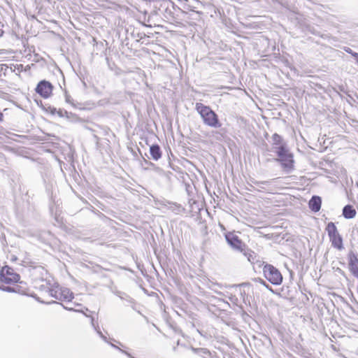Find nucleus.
<instances>
[{"label":"nucleus","mask_w":358,"mask_h":358,"mask_svg":"<svg viewBox=\"0 0 358 358\" xmlns=\"http://www.w3.org/2000/svg\"><path fill=\"white\" fill-rule=\"evenodd\" d=\"M238 308L240 309V311L241 313V315L243 317L244 316H248V314L243 310V308L242 306H239Z\"/></svg>","instance_id":"nucleus-29"},{"label":"nucleus","mask_w":358,"mask_h":358,"mask_svg":"<svg viewBox=\"0 0 358 358\" xmlns=\"http://www.w3.org/2000/svg\"><path fill=\"white\" fill-rule=\"evenodd\" d=\"M8 69V66L7 64H0V73L3 71L4 75H6V71Z\"/></svg>","instance_id":"nucleus-26"},{"label":"nucleus","mask_w":358,"mask_h":358,"mask_svg":"<svg viewBox=\"0 0 358 358\" xmlns=\"http://www.w3.org/2000/svg\"><path fill=\"white\" fill-rule=\"evenodd\" d=\"M176 349H177V348H176V347H173V350L174 352H176Z\"/></svg>","instance_id":"nucleus-42"},{"label":"nucleus","mask_w":358,"mask_h":358,"mask_svg":"<svg viewBox=\"0 0 358 358\" xmlns=\"http://www.w3.org/2000/svg\"><path fill=\"white\" fill-rule=\"evenodd\" d=\"M57 114L61 117H66L68 119L70 118L71 115H72L71 113H69L66 110L63 109H59Z\"/></svg>","instance_id":"nucleus-22"},{"label":"nucleus","mask_w":358,"mask_h":358,"mask_svg":"<svg viewBox=\"0 0 358 358\" xmlns=\"http://www.w3.org/2000/svg\"><path fill=\"white\" fill-rule=\"evenodd\" d=\"M343 50L345 52L350 54L355 59V60L357 62L358 60V53L356 52H354L349 47H344Z\"/></svg>","instance_id":"nucleus-21"},{"label":"nucleus","mask_w":358,"mask_h":358,"mask_svg":"<svg viewBox=\"0 0 358 358\" xmlns=\"http://www.w3.org/2000/svg\"><path fill=\"white\" fill-rule=\"evenodd\" d=\"M150 153L154 160H158L162 157V151L159 145L153 144L150 147Z\"/></svg>","instance_id":"nucleus-13"},{"label":"nucleus","mask_w":358,"mask_h":358,"mask_svg":"<svg viewBox=\"0 0 358 358\" xmlns=\"http://www.w3.org/2000/svg\"><path fill=\"white\" fill-rule=\"evenodd\" d=\"M321 204V197L316 195L313 196L308 203L310 209L315 213L318 212L320 210Z\"/></svg>","instance_id":"nucleus-10"},{"label":"nucleus","mask_w":358,"mask_h":358,"mask_svg":"<svg viewBox=\"0 0 358 358\" xmlns=\"http://www.w3.org/2000/svg\"><path fill=\"white\" fill-rule=\"evenodd\" d=\"M276 159L281 164L282 167L287 173H290L294 169V156L287 149V146H281L276 148Z\"/></svg>","instance_id":"nucleus-3"},{"label":"nucleus","mask_w":358,"mask_h":358,"mask_svg":"<svg viewBox=\"0 0 358 358\" xmlns=\"http://www.w3.org/2000/svg\"><path fill=\"white\" fill-rule=\"evenodd\" d=\"M0 280L6 284L22 283V281H20V275L8 266H5L0 270Z\"/></svg>","instance_id":"nucleus-6"},{"label":"nucleus","mask_w":358,"mask_h":358,"mask_svg":"<svg viewBox=\"0 0 358 358\" xmlns=\"http://www.w3.org/2000/svg\"><path fill=\"white\" fill-rule=\"evenodd\" d=\"M132 35L136 36V37L138 38L140 40L143 38L145 36V33L138 32V33L135 34L134 31L132 33Z\"/></svg>","instance_id":"nucleus-27"},{"label":"nucleus","mask_w":358,"mask_h":358,"mask_svg":"<svg viewBox=\"0 0 358 358\" xmlns=\"http://www.w3.org/2000/svg\"><path fill=\"white\" fill-rule=\"evenodd\" d=\"M326 231H327L331 245L339 250H343V238L338 233L335 224L332 222H329L326 227Z\"/></svg>","instance_id":"nucleus-4"},{"label":"nucleus","mask_w":358,"mask_h":358,"mask_svg":"<svg viewBox=\"0 0 358 358\" xmlns=\"http://www.w3.org/2000/svg\"><path fill=\"white\" fill-rule=\"evenodd\" d=\"M225 240L230 248L236 252L242 253L250 262L253 264L256 259V254L242 241L235 231H227L224 234Z\"/></svg>","instance_id":"nucleus-1"},{"label":"nucleus","mask_w":358,"mask_h":358,"mask_svg":"<svg viewBox=\"0 0 358 358\" xmlns=\"http://www.w3.org/2000/svg\"><path fill=\"white\" fill-rule=\"evenodd\" d=\"M342 214L345 219H352L356 216L357 212L352 205L348 204L343 207Z\"/></svg>","instance_id":"nucleus-12"},{"label":"nucleus","mask_w":358,"mask_h":358,"mask_svg":"<svg viewBox=\"0 0 358 358\" xmlns=\"http://www.w3.org/2000/svg\"><path fill=\"white\" fill-rule=\"evenodd\" d=\"M53 90V85L52 83L46 80H41L36 85L35 89L36 93H38L41 97L47 99L50 96Z\"/></svg>","instance_id":"nucleus-8"},{"label":"nucleus","mask_w":358,"mask_h":358,"mask_svg":"<svg viewBox=\"0 0 358 358\" xmlns=\"http://www.w3.org/2000/svg\"><path fill=\"white\" fill-rule=\"evenodd\" d=\"M3 24L0 22V37L3 34Z\"/></svg>","instance_id":"nucleus-34"},{"label":"nucleus","mask_w":358,"mask_h":358,"mask_svg":"<svg viewBox=\"0 0 358 358\" xmlns=\"http://www.w3.org/2000/svg\"><path fill=\"white\" fill-rule=\"evenodd\" d=\"M113 341H115V342H117V343L118 344H120L121 346H123V345H122L120 342L117 341H115V340H114V339H113Z\"/></svg>","instance_id":"nucleus-39"},{"label":"nucleus","mask_w":358,"mask_h":358,"mask_svg":"<svg viewBox=\"0 0 358 358\" xmlns=\"http://www.w3.org/2000/svg\"><path fill=\"white\" fill-rule=\"evenodd\" d=\"M3 115L1 112H0V122H1L3 120Z\"/></svg>","instance_id":"nucleus-37"},{"label":"nucleus","mask_w":358,"mask_h":358,"mask_svg":"<svg viewBox=\"0 0 358 358\" xmlns=\"http://www.w3.org/2000/svg\"><path fill=\"white\" fill-rule=\"evenodd\" d=\"M48 292L50 296L59 301H70L73 299V294L68 288H53L48 287Z\"/></svg>","instance_id":"nucleus-7"},{"label":"nucleus","mask_w":358,"mask_h":358,"mask_svg":"<svg viewBox=\"0 0 358 358\" xmlns=\"http://www.w3.org/2000/svg\"><path fill=\"white\" fill-rule=\"evenodd\" d=\"M13 66H14L13 71H15L16 70L18 72L22 71V69H23V65L22 64H13Z\"/></svg>","instance_id":"nucleus-25"},{"label":"nucleus","mask_w":358,"mask_h":358,"mask_svg":"<svg viewBox=\"0 0 358 358\" xmlns=\"http://www.w3.org/2000/svg\"><path fill=\"white\" fill-rule=\"evenodd\" d=\"M264 276L274 285H279L282 282V275L278 268L271 264H266L263 268Z\"/></svg>","instance_id":"nucleus-5"},{"label":"nucleus","mask_w":358,"mask_h":358,"mask_svg":"<svg viewBox=\"0 0 358 358\" xmlns=\"http://www.w3.org/2000/svg\"><path fill=\"white\" fill-rule=\"evenodd\" d=\"M180 9L182 10L183 12H185V10L191 11L189 0H183L182 1H181V8Z\"/></svg>","instance_id":"nucleus-20"},{"label":"nucleus","mask_w":358,"mask_h":358,"mask_svg":"<svg viewBox=\"0 0 358 358\" xmlns=\"http://www.w3.org/2000/svg\"><path fill=\"white\" fill-rule=\"evenodd\" d=\"M180 345V341L178 340V341H177V345Z\"/></svg>","instance_id":"nucleus-45"},{"label":"nucleus","mask_w":358,"mask_h":358,"mask_svg":"<svg viewBox=\"0 0 358 358\" xmlns=\"http://www.w3.org/2000/svg\"><path fill=\"white\" fill-rule=\"evenodd\" d=\"M230 300L231 302L235 303L236 301H238V299L236 297H231Z\"/></svg>","instance_id":"nucleus-36"},{"label":"nucleus","mask_w":358,"mask_h":358,"mask_svg":"<svg viewBox=\"0 0 358 358\" xmlns=\"http://www.w3.org/2000/svg\"><path fill=\"white\" fill-rule=\"evenodd\" d=\"M195 109L200 115L204 124L215 129L222 127V123L219 120L217 114L210 106H206L202 103H196Z\"/></svg>","instance_id":"nucleus-2"},{"label":"nucleus","mask_w":358,"mask_h":358,"mask_svg":"<svg viewBox=\"0 0 358 358\" xmlns=\"http://www.w3.org/2000/svg\"><path fill=\"white\" fill-rule=\"evenodd\" d=\"M273 145L275 146L274 149L276 150L277 147H281L282 145L287 146L285 142L283 141V139L281 136L275 133L272 136Z\"/></svg>","instance_id":"nucleus-15"},{"label":"nucleus","mask_w":358,"mask_h":358,"mask_svg":"<svg viewBox=\"0 0 358 358\" xmlns=\"http://www.w3.org/2000/svg\"><path fill=\"white\" fill-rule=\"evenodd\" d=\"M357 292H358V285H357Z\"/></svg>","instance_id":"nucleus-47"},{"label":"nucleus","mask_w":358,"mask_h":358,"mask_svg":"<svg viewBox=\"0 0 358 358\" xmlns=\"http://www.w3.org/2000/svg\"><path fill=\"white\" fill-rule=\"evenodd\" d=\"M267 289H268L269 291L273 292V290L272 289V287L268 285L267 284L266 282H265L264 285H263Z\"/></svg>","instance_id":"nucleus-33"},{"label":"nucleus","mask_w":358,"mask_h":358,"mask_svg":"<svg viewBox=\"0 0 358 358\" xmlns=\"http://www.w3.org/2000/svg\"><path fill=\"white\" fill-rule=\"evenodd\" d=\"M0 290L6 292H10V293H19L20 292L19 290L15 287H11L9 286H4V285L0 286Z\"/></svg>","instance_id":"nucleus-19"},{"label":"nucleus","mask_w":358,"mask_h":358,"mask_svg":"<svg viewBox=\"0 0 358 358\" xmlns=\"http://www.w3.org/2000/svg\"><path fill=\"white\" fill-rule=\"evenodd\" d=\"M197 331L199 332V334L201 336H203V334L201 333V331H200L199 330H197Z\"/></svg>","instance_id":"nucleus-41"},{"label":"nucleus","mask_w":358,"mask_h":358,"mask_svg":"<svg viewBox=\"0 0 358 358\" xmlns=\"http://www.w3.org/2000/svg\"><path fill=\"white\" fill-rule=\"evenodd\" d=\"M189 349L194 353L200 355L202 358H214L213 353L207 348L190 346Z\"/></svg>","instance_id":"nucleus-11"},{"label":"nucleus","mask_w":358,"mask_h":358,"mask_svg":"<svg viewBox=\"0 0 358 358\" xmlns=\"http://www.w3.org/2000/svg\"><path fill=\"white\" fill-rule=\"evenodd\" d=\"M65 99H66V101L68 103L71 104L74 108H81V107H80V104L79 103H74V102H73V99L71 97V96L66 94Z\"/></svg>","instance_id":"nucleus-23"},{"label":"nucleus","mask_w":358,"mask_h":358,"mask_svg":"<svg viewBox=\"0 0 358 358\" xmlns=\"http://www.w3.org/2000/svg\"><path fill=\"white\" fill-rule=\"evenodd\" d=\"M241 295L243 298V302L245 303H246V299H245V297H246V293L245 291H241Z\"/></svg>","instance_id":"nucleus-31"},{"label":"nucleus","mask_w":358,"mask_h":358,"mask_svg":"<svg viewBox=\"0 0 358 358\" xmlns=\"http://www.w3.org/2000/svg\"><path fill=\"white\" fill-rule=\"evenodd\" d=\"M113 293H114L116 296H117L120 299H121V296H122V295H123V294H124V292H121V291L116 290V291H113Z\"/></svg>","instance_id":"nucleus-30"},{"label":"nucleus","mask_w":358,"mask_h":358,"mask_svg":"<svg viewBox=\"0 0 358 358\" xmlns=\"http://www.w3.org/2000/svg\"><path fill=\"white\" fill-rule=\"evenodd\" d=\"M169 205L168 209L176 215H179L185 210V208L180 204L169 202Z\"/></svg>","instance_id":"nucleus-16"},{"label":"nucleus","mask_w":358,"mask_h":358,"mask_svg":"<svg viewBox=\"0 0 358 358\" xmlns=\"http://www.w3.org/2000/svg\"><path fill=\"white\" fill-rule=\"evenodd\" d=\"M255 280L256 282H259V283L262 284V285H264V284H265V282H266L263 279H262V278H255Z\"/></svg>","instance_id":"nucleus-32"},{"label":"nucleus","mask_w":358,"mask_h":358,"mask_svg":"<svg viewBox=\"0 0 358 358\" xmlns=\"http://www.w3.org/2000/svg\"><path fill=\"white\" fill-rule=\"evenodd\" d=\"M247 285H248V283H242V284L239 285L238 286H245Z\"/></svg>","instance_id":"nucleus-38"},{"label":"nucleus","mask_w":358,"mask_h":358,"mask_svg":"<svg viewBox=\"0 0 358 358\" xmlns=\"http://www.w3.org/2000/svg\"><path fill=\"white\" fill-rule=\"evenodd\" d=\"M356 62L358 64V60Z\"/></svg>","instance_id":"nucleus-48"},{"label":"nucleus","mask_w":358,"mask_h":358,"mask_svg":"<svg viewBox=\"0 0 358 358\" xmlns=\"http://www.w3.org/2000/svg\"><path fill=\"white\" fill-rule=\"evenodd\" d=\"M275 179H273L271 180H264V181H255L254 184L257 185L260 189L267 190L266 186L269 185L273 180Z\"/></svg>","instance_id":"nucleus-18"},{"label":"nucleus","mask_w":358,"mask_h":358,"mask_svg":"<svg viewBox=\"0 0 358 358\" xmlns=\"http://www.w3.org/2000/svg\"><path fill=\"white\" fill-rule=\"evenodd\" d=\"M191 11L195 12L199 16L202 15V11L199 10L203 7V5L201 1L199 0H189Z\"/></svg>","instance_id":"nucleus-14"},{"label":"nucleus","mask_w":358,"mask_h":358,"mask_svg":"<svg viewBox=\"0 0 358 358\" xmlns=\"http://www.w3.org/2000/svg\"><path fill=\"white\" fill-rule=\"evenodd\" d=\"M106 59L107 62L108 63V65L110 66V64H109V59H108V57H106Z\"/></svg>","instance_id":"nucleus-43"},{"label":"nucleus","mask_w":358,"mask_h":358,"mask_svg":"<svg viewBox=\"0 0 358 358\" xmlns=\"http://www.w3.org/2000/svg\"><path fill=\"white\" fill-rule=\"evenodd\" d=\"M56 303V302L55 301H52V302H49L48 303L51 304V303Z\"/></svg>","instance_id":"nucleus-44"},{"label":"nucleus","mask_w":358,"mask_h":358,"mask_svg":"<svg viewBox=\"0 0 358 358\" xmlns=\"http://www.w3.org/2000/svg\"><path fill=\"white\" fill-rule=\"evenodd\" d=\"M145 163H146V164H149L151 167H152V168H153V169H154L157 172L160 173V172H162V170L160 168L157 167V166H155V164H153L152 162H148V161H146V160H145Z\"/></svg>","instance_id":"nucleus-24"},{"label":"nucleus","mask_w":358,"mask_h":358,"mask_svg":"<svg viewBox=\"0 0 358 358\" xmlns=\"http://www.w3.org/2000/svg\"><path fill=\"white\" fill-rule=\"evenodd\" d=\"M120 299L124 300L127 302H128L131 305V308H132V309L134 310L137 311L138 313L141 315V313L136 309V301L132 297H131L129 295H128L127 293L124 292L123 294V295L121 296V299Z\"/></svg>","instance_id":"nucleus-17"},{"label":"nucleus","mask_w":358,"mask_h":358,"mask_svg":"<svg viewBox=\"0 0 358 358\" xmlns=\"http://www.w3.org/2000/svg\"><path fill=\"white\" fill-rule=\"evenodd\" d=\"M48 110L52 115L57 114L58 111L56 108L51 106L48 107Z\"/></svg>","instance_id":"nucleus-28"},{"label":"nucleus","mask_w":358,"mask_h":358,"mask_svg":"<svg viewBox=\"0 0 358 358\" xmlns=\"http://www.w3.org/2000/svg\"><path fill=\"white\" fill-rule=\"evenodd\" d=\"M348 268L354 277L358 279V254L352 250L348 254Z\"/></svg>","instance_id":"nucleus-9"},{"label":"nucleus","mask_w":358,"mask_h":358,"mask_svg":"<svg viewBox=\"0 0 358 358\" xmlns=\"http://www.w3.org/2000/svg\"><path fill=\"white\" fill-rule=\"evenodd\" d=\"M309 31H310V32H311L313 34H315V35H316V34H317L316 31H315V29H314L313 28V29H311V28L310 27V28H309Z\"/></svg>","instance_id":"nucleus-35"},{"label":"nucleus","mask_w":358,"mask_h":358,"mask_svg":"<svg viewBox=\"0 0 358 358\" xmlns=\"http://www.w3.org/2000/svg\"><path fill=\"white\" fill-rule=\"evenodd\" d=\"M10 71H13V70H14V66L12 65V66L10 67Z\"/></svg>","instance_id":"nucleus-40"},{"label":"nucleus","mask_w":358,"mask_h":358,"mask_svg":"<svg viewBox=\"0 0 358 358\" xmlns=\"http://www.w3.org/2000/svg\"><path fill=\"white\" fill-rule=\"evenodd\" d=\"M341 90L343 91V87H341Z\"/></svg>","instance_id":"nucleus-46"}]
</instances>
